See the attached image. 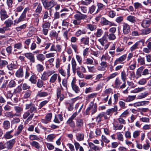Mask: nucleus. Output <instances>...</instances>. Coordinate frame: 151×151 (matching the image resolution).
<instances>
[{"label": "nucleus", "instance_id": "nucleus-1", "mask_svg": "<svg viewBox=\"0 0 151 151\" xmlns=\"http://www.w3.org/2000/svg\"><path fill=\"white\" fill-rule=\"evenodd\" d=\"M29 109L27 111L25 112L23 115V118L24 119L27 118V121L31 120L33 117L34 113L37 112V109L34 104L32 103L26 104L25 105V109Z\"/></svg>", "mask_w": 151, "mask_h": 151}, {"label": "nucleus", "instance_id": "nucleus-2", "mask_svg": "<svg viewBox=\"0 0 151 151\" xmlns=\"http://www.w3.org/2000/svg\"><path fill=\"white\" fill-rule=\"evenodd\" d=\"M140 43H141V45L142 46H144L145 40L142 39L136 42L134 44L131 46L130 48V50L131 52L134 51L135 50L139 48V46L140 45Z\"/></svg>", "mask_w": 151, "mask_h": 151}, {"label": "nucleus", "instance_id": "nucleus-3", "mask_svg": "<svg viewBox=\"0 0 151 151\" xmlns=\"http://www.w3.org/2000/svg\"><path fill=\"white\" fill-rule=\"evenodd\" d=\"M55 72L54 70H48L44 71L41 75V79L44 81H47L49 77Z\"/></svg>", "mask_w": 151, "mask_h": 151}, {"label": "nucleus", "instance_id": "nucleus-4", "mask_svg": "<svg viewBox=\"0 0 151 151\" xmlns=\"http://www.w3.org/2000/svg\"><path fill=\"white\" fill-rule=\"evenodd\" d=\"M53 74L50 79L49 82L50 83H55L58 78L59 83H60L61 81V78L59 75L57 73Z\"/></svg>", "mask_w": 151, "mask_h": 151}, {"label": "nucleus", "instance_id": "nucleus-5", "mask_svg": "<svg viewBox=\"0 0 151 151\" xmlns=\"http://www.w3.org/2000/svg\"><path fill=\"white\" fill-rule=\"evenodd\" d=\"M76 12L78 14H76L74 15V17L75 19L81 21V20H84L87 17V16L86 14H82L80 12L78 11Z\"/></svg>", "mask_w": 151, "mask_h": 151}, {"label": "nucleus", "instance_id": "nucleus-6", "mask_svg": "<svg viewBox=\"0 0 151 151\" xmlns=\"http://www.w3.org/2000/svg\"><path fill=\"white\" fill-rule=\"evenodd\" d=\"M126 58V55H123L119 57V58L116 59L115 60L114 63V65H117V64L122 63L123 64Z\"/></svg>", "mask_w": 151, "mask_h": 151}, {"label": "nucleus", "instance_id": "nucleus-7", "mask_svg": "<svg viewBox=\"0 0 151 151\" xmlns=\"http://www.w3.org/2000/svg\"><path fill=\"white\" fill-rule=\"evenodd\" d=\"M24 55L32 63H34L35 62V58L34 55L31 52H27Z\"/></svg>", "mask_w": 151, "mask_h": 151}, {"label": "nucleus", "instance_id": "nucleus-8", "mask_svg": "<svg viewBox=\"0 0 151 151\" xmlns=\"http://www.w3.org/2000/svg\"><path fill=\"white\" fill-rule=\"evenodd\" d=\"M123 32L124 35H127L130 31V26L127 23L124 22L122 25Z\"/></svg>", "mask_w": 151, "mask_h": 151}, {"label": "nucleus", "instance_id": "nucleus-9", "mask_svg": "<svg viewBox=\"0 0 151 151\" xmlns=\"http://www.w3.org/2000/svg\"><path fill=\"white\" fill-rule=\"evenodd\" d=\"M0 16L1 20L3 21L7 18L9 16L6 11L4 9H1L0 11Z\"/></svg>", "mask_w": 151, "mask_h": 151}, {"label": "nucleus", "instance_id": "nucleus-10", "mask_svg": "<svg viewBox=\"0 0 151 151\" xmlns=\"http://www.w3.org/2000/svg\"><path fill=\"white\" fill-rule=\"evenodd\" d=\"M52 116V114L51 113H49L47 114L45 116V119H42L41 122L42 123L47 124L51 120Z\"/></svg>", "mask_w": 151, "mask_h": 151}, {"label": "nucleus", "instance_id": "nucleus-11", "mask_svg": "<svg viewBox=\"0 0 151 151\" xmlns=\"http://www.w3.org/2000/svg\"><path fill=\"white\" fill-rule=\"evenodd\" d=\"M36 6L37 8L35 11V12L38 14H40L42 9V7L40 3H35L33 5V8L35 9Z\"/></svg>", "mask_w": 151, "mask_h": 151}, {"label": "nucleus", "instance_id": "nucleus-12", "mask_svg": "<svg viewBox=\"0 0 151 151\" xmlns=\"http://www.w3.org/2000/svg\"><path fill=\"white\" fill-rule=\"evenodd\" d=\"M103 117H104L105 119H107L109 118L108 116H106L105 114L102 112L99 114L96 118V121L97 123H99L101 121L103 120Z\"/></svg>", "mask_w": 151, "mask_h": 151}, {"label": "nucleus", "instance_id": "nucleus-13", "mask_svg": "<svg viewBox=\"0 0 151 151\" xmlns=\"http://www.w3.org/2000/svg\"><path fill=\"white\" fill-rule=\"evenodd\" d=\"M14 109L16 113L14 114L15 116H21L22 111L23 110L22 108L18 106H15L14 107Z\"/></svg>", "mask_w": 151, "mask_h": 151}, {"label": "nucleus", "instance_id": "nucleus-14", "mask_svg": "<svg viewBox=\"0 0 151 151\" xmlns=\"http://www.w3.org/2000/svg\"><path fill=\"white\" fill-rule=\"evenodd\" d=\"M14 131V130L12 129L10 131L6 132L4 134V137L6 139H9L12 138L13 137L14 135L13 134V132Z\"/></svg>", "mask_w": 151, "mask_h": 151}, {"label": "nucleus", "instance_id": "nucleus-15", "mask_svg": "<svg viewBox=\"0 0 151 151\" xmlns=\"http://www.w3.org/2000/svg\"><path fill=\"white\" fill-rule=\"evenodd\" d=\"M76 81L73 79L71 82V85L73 90L77 93H79L80 92V90L79 87L75 84Z\"/></svg>", "mask_w": 151, "mask_h": 151}, {"label": "nucleus", "instance_id": "nucleus-16", "mask_svg": "<svg viewBox=\"0 0 151 151\" xmlns=\"http://www.w3.org/2000/svg\"><path fill=\"white\" fill-rule=\"evenodd\" d=\"M76 126L77 129H79V131L80 130V129L83 127L84 124V122L83 119H76Z\"/></svg>", "mask_w": 151, "mask_h": 151}, {"label": "nucleus", "instance_id": "nucleus-17", "mask_svg": "<svg viewBox=\"0 0 151 151\" xmlns=\"http://www.w3.org/2000/svg\"><path fill=\"white\" fill-rule=\"evenodd\" d=\"M101 23L104 25H109L110 26H115V24L114 22H110L104 17L101 19Z\"/></svg>", "mask_w": 151, "mask_h": 151}, {"label": "nucleus", "instance_id": "nucleus-18", "mask_svg": "<svg viewBox=\"0 0 151 151\" xmlns=\"http://www.w3.org/2000/svg\"><path fill=\"white\" fill-rule=\"evenodd\" d=\"M89 107H90V110H91L92 114H93L95 113L97 111V106L96 104H94L93 102L90 103L89 105Z\"/></svg>", "mask_w": 151, "mask_h": 151}, {"label": "nucleus", "instance_id": "nucleus-19", "mask_svg": "<svg viewBox=\"0 0 151 151\" xmlns=\"http://www.w3.org/2000/svg\"><path fill=\"white\" fill-rule=\"evenodd\" d=\"M15 142L14 139H12L5 143L6 147L8 150L11 149Z\"/></svg>", "mask_w": 151, "mask_h": 151}, {"label": "nucleus", "instance_id": "nucleus-20", "mask_svg": "<svg viewBox=\"0 0 151 151\" xmlns=\"http://www.w3.org/2000/svg\"><path fill=\"white\" fill-rule=\"evenodd\" d=\"M24 127V125L22 123L19 125L17 127V131L15 132L14 135L15 136H17L20 134L22 133Z\"/></svg>", "mask_w": 151, "mask_h": 151}, {"label": "nucleus", "instance_id": "nucleus-21", "mask_svg": "<svg viewBox=\"0 0 151 151\" xmlns=\"http://www.w3.org/2000/svg\"><path fill=\"white\" fill-rule=\"evenodd\" d=\"M89 38L88 37L86 36L82 38L80 40V43L83 44L84 45H87L89 44Z\"/></svg>", "mask_w": 151, "mask_h": 151}, {"label": "nucleus", "instance_id": "nucleus-22", "mask_svg": "<svg viewBox=\"0 0 151 151\" xmlns=\"http://www.w3.org/2000/svg\"><path fill=\"white\" fill-rule=\"evenodd\" d=\"M98 41L102 46H104L108 41L106 35V34L104 35L101 38L99 39Z\"/></svg>", "mask_w": 151, "mask_h": 151}, {"label": "nucleus", "instance_id": "nucleus-23", "mask_svg": "<svg viewBox=\"0 0 151 151\" xmlns=\"http://www.w3.org/2000/svg\"><path fill=\"white\" fill-rule=\"evenodd\" d=\"M63 120V118L62 115L60 114L56 115L55 116L54 122L56 123H59Z\"/></svg>", "mask_w": 151, "mask_h": 151}, {"label": "nucleus", "instance_id": "nucleus-24", "mask_svg": "<svg viewBox=\"0 0 151 151\" xmlns=\"http://www.w3.org/2000/svg\"><path fill=\"white\" fill-rule=\"evenodd\" d=\"M88 144L89 147L91 150H93L95 151H99L100 150V149L99 147L95 145L92 142H88Z\"/></svg>", "mask_w": 151, "mask_h": 151}, {"label": "nucleus", "instance_id": "nucleus-25", "mask_svg": "<svg viewBox=\"0 0 151 151\" xmlns=\"http://www.w3.org/2000/svg\"><path fill=\"white\" fill-rule=\"evenodd\" d=\"M30 144L32 147L36 148L38 150H39L41 147L40 144L36 141H33L30 142Z\"/></svg>", "mask_w": 151, "mask_h": 151}, {"label": "nucleus", "instance_id": "nucleus-26", "mask_svg": "<svg viewBox=\"0 0 151 151\" xmlns=\"http://www.w3.org/2000/svg\"><path fill=\"white\" fill-rule=\"evenodd\" d=\"M24 72L23 68H20L16 72L15 75L18 78H22L23 76Z\"/></svg>", "mask_w": 151, "mask_h": 151}, {"label": "nucleus", "instance_id": "nucleus-27", "mask_svg": "<svg viewBox=\"0 0 151 151\" xmlns=\"http://www.w3.org/2000/svg\"><path fill=\"white\" fill-rule=\"evenodd\" d=\"M48 95L49 93L47 92L40 91L38 92L36 96L39 97H44L47 96Z\"/></svg>", "mask_w": 151, "mask_h": 151}, {"label": "nucleus", "instance_id": "nucleus-28", "mask_svg": "<svg viewBox=\"0 0 151 151\" xmlns=\"http://www.w3.org/2000/svg\"><path fill=\"white\" fill-rule=\"evenodd\" d=\"M32 16L35 17L34 20V25L35 26H37L39 22L40 15L38 14H34L32 15Z\"/></svg>", "mask_w": 151, "mask_h": 151}, {"label": "nucleus", "instance_id": "nucleus-29", "mask_svg": "<svg viewBox=\"0 0 151 151\" xmlns=\"http://www.w3.org/2000/svg\"><path fill=\"white\" fill-rule=\"evenodd\" d=\"M37 77L36 76V75L34 73H33L32 75L31 76L29 80L32 83L35 84L37 82Z\"/></svg>", "mask_w": 151, "mask_h": 151}, {"label": "nucleus", "instance_id": "nucleus-30", "mask_svg": "<svg viewBox=\"0 0 151 151\" xmlns=\"http://www.w3.org/2000/svg\"><path fill=\"white\" fill-rule=\"evenodd\" d=\"M84 137V134L82 132L78 133L76 135V140L78 141H83Z\"/></svg>", "mask_w": 151, "mask_h": 151}, {"label": "nucleus", "instance_id": "nucleus-31", "mask_svg": "<svg viewBox=\"0 0 151 151\" xmlns=\"http://www.w3.org/2000/svg\"><path fill=\"white\" fill-rule=\"evenodd\" d=\"M129 64L131 65L129 66V68L130 70H133L135 69L136 65V62L134 59L132 60L130 62Z\"/></svg>", "mask_w": 151, "mask_h": 151}, {"label": "nucleus", "instance_id": "nucleus-32", "mask_svg": "<svg viewBox=\"0 0 151 151\" xmlns=\"http://www.w3.org/2000/svg\"><path fill=\"white\" fill-rule=\"evenodd\" d=\"M149 19L143 20L141 22V25L143 28H147L150 25Z\"/></svg>", "mask_w": 151, "mask_h": 151}, {"label": "nucleus", "instance_id": "nucleus-33", "mask_svg": "<svg viewBox=\"0 0 151 151\" xmlns=\"http://www.w3.org/2000/svg\"><path fill=\"white\" fill-rule=\"evenodd\" d=\"M57 4L56 2L54 0H51L47 2L46 8H48L53 7Z\"/></svg>", "mask_w": 151, "mask_h": 151}, {"label": "nucleus", "instance_id": "nucleus-34", "mask_svg": "<svg viewBox=\"0 0 151 151\" xmlns=\"http://www.w3.org/2000/svg\"><path fill=\"white\" fill-rule=\"evenodd\" d=\"M4 24L6 28L11 27L12 25H14L13 22L10 19H9L6 20L4 22Z\"/></svg>", "mask_w": 151, "mask_h": 151}, {"label": "nucleus", "instance_id": "nucleus-35", "mask_svg": "<svg viewBox=\"0 0 151 151\" xmlns=\"http://www.w3.org/2000/svg\"><path fill=\"white\" fill-rule=\"evenodd\" d=\"M56 136L55 134H50L48 135L46 138L47 140L49 142H52L54 139L55 138Z\"/></svg>", "mask_w": 151, "mask_h": 151}, {"label": "nucleus", "instance_id": "nucleus-36", "mask_svg": "<svg viewBox=\"0 0 151 151\" xmlns=\"http://www.w3.org/2000/svg\"><path fill=\"white\" fill-rule=\"evenodd\" d=\"M3 127L4 129L7 130H8L10 127V123L8 121H5L3 122Z\"/></svg>", "mask_w": 151, "mask_h": 151}, {"label": "nucleus", "instance_id": "nucleus-37", "mask_svg": "<svg viewBox=\"0 0 151 151\" xmlns=\"http://www.w3.org/2000/svg\"><path fill=\"white\" fill-rule=\"evenodd\" d=\"M69 126L73 129V132H76L79 131V129H77L74 122L69 124Z\"/></svg>", "mask_w": 151, "mask_h": 151}, {"label": "nucleus", "instance_id": "nucleus-38", "mask_svg": "<svg viewBox=\"0 0 151 151\" xmlns=\"http://www.w3.org/2000/svg\"><path fill=\"white\" fill-rule=\"evenodd\" d=\"M135 96H129L125 100L123 99H121V100H122L125 102H130L135 99Z\"/></svg>", "mask_w": 151, "mask_h": 151}, {"label": "nucleus", "instance_id": "nucleus-39", "mask_svg": "<svg viewBox=\"0 0 151 151\" xmlns=\"http://www.w3.org/2000/svg\"><path fill=\"white\" fill-rule=\"evenodd\" d=\"M122 81L119 78H116L115 81L114 85L116 88H119L122 83Z\"/></svg>", "mask_w": 151, "mask_h": 151}, {"label": "nucleus", "instance_id": "nucleus-40", "mask_svg": "<svg viewBox=\"0 0 151 151\" xmlns=\"http://www.w3.org/2000/svg\"><path fill=\"white\" fill-rule=\"evenodd\" d=\"M32 91L30 90H28L25 91L23 96L24 99H27L29 98L31 94Z\"/></svg>", "mask_w": 151, "mask_h": 151}, {"label": "nucleus", "instance_id": "nucleus-41", "mask_svg": "<svg viewBox=\"0 0 151 151\" xmlns=\"http://www.w3.org/2000/svg\"><path fill=\"white\" fill-rule=\"evenodd\" d=\"M8 62L5 60H1L0 58V69H2L8 64Z\"/></svg>", "mask_w": 151, "mask_h": 151}, {"label": "nucleus", "instance_id": "nucleus-42", "mask_svg": "<svg viewBox=\"0 0 151 151\" xmlns=\"http://www.w3.org/2000/svg\"><path fill=\"white\" fill-rule=\"evenodd\" d=\"M45 144L47 148L49 150H52L55 148V146L52 143L45 142Z\"/></svg>", "mask_w": 151, "mask_h": 151}, {"label": "nucleus", "instance_id": "nucleus-43", "mask_svg": "<svg viewBox=\"0 0 151 151\" xmlns=\"http://www.w3.org/2000/svg\"><path fill=\"white\" fill-rule=\"evenodd\" d=\"M36 58L37 60L42 62L45 59V55L42 54H39L37 55Z\"/></svg>", "mask_w": 151, "mask_h": 151}, {"label": "nucleus", "instance_id": "nucleus-44", "mask_svg": "<svg viewBox=\"0 0 151 151\" xmlns=\"http://www.w3.org/2000/svg\"><path fill=\"white\" fill-rule=\"evenodd\" d=\"M111 57L108 54H106L105 55H103L101 58V61H110Z\"/></svg>", "mask_w": 151, "mask_h": 151}, {"label": "nucleus", "instance_id": "nucleus-45", "mask_svg": "<svg viewBox=\"0 0 151 151\" xmlns=\"http://www.w3.org/2000/svg\"><path fill=\"white\" fill-rule=\"evenodd\" d=\"M16 86V83L15 81L13 80H12L9 82L8 84V86L10 88H14Z\"/></svg>", "mask_w": 151, "mask_h": 151}, {"label": "nucleus", "instance_id": "nucleus-46", "mask_svg": "<svg viewBox=\"0 0 151 151\" xmlns=\"http://www.w3.org/2000/svg\"><path fill=\"white\" fill-rule=\"evenodd\" d=\"M127 20L132 23H134L136 22V17L133 16L129 15L127 17Z\"/></svg>", "mask_w": 151, "mask_h": 151}, {"label": "nucleus", "instance_id": "nucleus-47", "mask_svg": "<svg viewBox=\"0 0 151 151\" xmlns=\"http://www.w3.org/2000/svg\"><path fill=\"white\" fill-rule=\"evenodd\" d=\"M116 136L117 139L118 140L122 142L124 141L123 135L120 132L117 133Z\"/></svg>", "mask_w": 151, "mask_h": 151}, {"label": "nucleus", "instance_id": "nucleus-48", "mask_svg": "<svg viewBox=\"0 0 151 151\" xmlns=\"http://www.w3.org/2000/svg\"><path fill=\"white\" fill-rule=\"evenodd\" d=\"M22 48V45L21 42L15 43L14 45V48L16 49L20 50Z\"/></svg>", "mask_w": 151, "mask_h": 151}, {"label": "nucleus", "instance_id": "nucleus-49", "mask_svg": "<svg viewBox=\"0 0 151 151\" xmlns=\"http://www.w3.org/2000/svg\"><path fill=\"white\" fill-rule=\"evenodd\" d=\"M96 28V26L93 24H88L87 26V28L91 31H93L95 30Z\"/></svg>", "mask_w": 151, "mask_h": 151}, {"label": "nucleus", "instance_id": "nucleus-50", "mask_svg": "<svg viewBox=\"0 0 151 151\" xmlns=\"http://www.w3.org/2000/svg\"><path fill=\"white\" fill-rule=\"evenodd\" d=\"M106 37H108V38L109 40H114L116 38L115 35L113 33H110L109 35L107 34Z\"/></svg>", "mask_w": 151, "mask_h": 151}, {"label": "nucleus", "instance_id": "nucleus-51", "mask_svg": "<svg viewBox=\"0 0 151 151\" xmlns=\"http://www.w3.org/2000/svg\"><path fill=\"white\" fill-rule=\"evenodd\" d=\"M60 87H58L56 90V93L57 96L58 98H59V97L60 96L61 93V90H63V89L62 88L61 84H60Z\"/></svg>", "mask_w": 151, "mask_h": 151}, {"label": "nucleus", "instance_id": "nucleus-52", "mask_svg": "<svg viewBox=\"0 0 151 151\" xmlns=\"http://www.w3.org/2000/svg\"><path fill=\"white\" fill-rule=\"evenodd\" d=\"M145 89V87L138 88L132 91V92L134 93H137L144 91Z\"/></svg>", "mask_w": 151, "mask_h": 151}, {"label": "nucleus", "instance_id": "nucleus-53", "mask_svg": "<svg viewBox=\"0 0 151 151\" xmlns=\"http://www.w3.org/2000/svg\"><path fill=\"white\" fill-rule=\"evenodd\" d=\"M103 33V30L100 29H98L97 30V31L95 34L96 37H100L101 36Z\"/></svg>", "mask_w": 151, "mask_h": 151}, {"label": "nucleus", "instance_id": "nucleus-54", "mask_svg": "<svg viewBox=\"0 0 151 151\" xmlns=\"http://www.w3.org/2000/svg\"><path fill=\"white\" fill-rule=\"evenodd\" d=\"M36 67L37 70L38 72H39L42 71L44 70L43 66L40 64H37L36 65Z\"/></svg>", "mask_w": 151, "mask_h": 151}, {"label": "nucleus", "instance_id": "nucleus-55", "mask_svg": "<svg viewBox=\"0 0 151 151\" xmlns=\"http://www.w3.org/2000/svg\"><path fill=\"white\" fill-rule=\"evenodd\" d=\"M118 75V73L117 72H115L114 73L111 74L109 76L107 77L106 79V81H109L110 79L114 78Z\"/></svg>", "mask_w": 151, "mask_h": 151}, {"label": "nucleus", "instance_id": "nucleus-56", "mask_svg": "<svg viewBox=\"0 0 151 151\" xmlns=\"http://www.w3.org/2000/svg\"><path fill=\"white\" fill-rule=\"evenodd\" d=\"M29 138L30 140L33 141L34 140H39L40 139L38 136L34 134L29 135Z\"/></svg>", "mask_w": 151, "mask_h": 151}, {"label": "nucleus", "instance_id": "nucleus-57", "mask_svg": "<svg viewBox=\"0 0 151 151\" xmlns=\"http://www.w3.org/2000/svg\"><path fill=\"white\" fill-rule=\"evenodd\" d=\"M27 26V25L26 24H23L20 26L16 27L15 29L17 32L20 31L22 30L25 29L26 28Z\"/></svg>", "mask_w": 151, "mask_h": 151}, {"label": "nucleus", "instance_id": "nucleus-58", "mask_svg": "<svg viewBox=\"0 0 151 151\" xmlns=\"http://www.w3.org/2000/svg\"><path fill=\"white\" fill-rule=\"evenodd\" d=\"M151 29L147 28L145 29H144L142 30V32L141 35H147L150 33L151 32Z\"/></svg>", "mask_w": 151, "mask_h": 151}, {"label": "nucleus", "instance_id": "nucleus-59", "mask_svg": "<svg viewBox=\"0 0 151 151\" xmlns=\"http://www.w3.org/2000/svg\"><path fill=\"white\" fill-rule=\"evenodd\" d=\"M43 80L42 79H38L37 81V86L39 88H41L43 85Z\"/></svg>", "mask_w": 151, "mask_h": 151}, {"label": "nucleus", "instance_id": "nucleus-60", "mask_svg": "<svg viewBox=\"0 0 151 151\" xmlns=\"http://www.w3.org/2000/svg\"><path fill=\"white\" fill-rule=\"evenodd\" d=\"M86 33V32L85 30L81 29H79L75 33V35L77 37H79L82 34H85Z\"/></svg>", "mask_w": 151, "mask_h": 151}, {"label": "nucleus", "instance_id": "nucleus-61", "mask_svg": "<svg viewBox=\"0 0 151 151\" xmlns=\"http://www.w3.org/2000/svg\"><path fill=\"white\" fill-rule=\"evenodd\" d=\"M119 123L122 124H126V120L124 119L120 116L117 119Z\"/></svg>", "mask_w": 151, "mask_h": 151}, {"label": "nucleus", "instance_id": "nucleus-62", "mask_svg": "<svg viewBox=\"0 0 151 151\" xmlns=\"http://www.w3.org/2000/svg\"><path fill=\"white\" fill-rule=\"evenodd\" d=\"M137 61L138 63L141 65H145V60L144 58L139 57L137 59Z\"/></svg>", "mask_w": 151, "mask_h": 151}, {"label": "nucleus", "instance_id": "nucleus-63", "mask_svg": "<svg viewBox=\"0 0 151 151\" xmlns=\"http://www.w3.org/2000/svg\"><path fill=\"white\" fill-rule=\"evenodd\" d=\"M97 93H92L90 94L87 96L86 97V99L88 100L91 99H92L96 97L97 95Z\"/></svg>", "mask_w": 151, "mask_h": 151}, {"label": "nucleus", "instance_id": "nucleus-64", "mask_svg": "<svg viewBox=\"0 0 151 151\" xmlns=\"http://www.w3.org/2000/svg\"><path fill=\"white\" fill-rule=\"evenodd\" d=\"M134 6L135 9H137L139 8H142L143 6L142 4L138 2H135L134 4Z\"/></svg>", "mask_w": 151, "mask_h": 151}]
</instances>
